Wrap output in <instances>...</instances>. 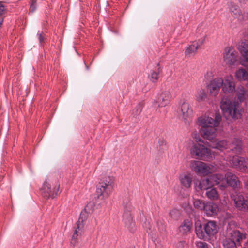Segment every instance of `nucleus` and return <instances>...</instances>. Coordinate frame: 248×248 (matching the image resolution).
Returning a JSON list of instances; mask_svg holds the SVG:
<instances>
[{
	"mask_svg": "<svg viewBox=\"0 0 248 248\" xmlns=\"http://www.w3.org/2000/svg\"><path fill=\"white\" fill-rule=\"evenodd\" d=\"M192 222L188 219L185 220L180 226L179 232L183 234H187L190 232Z\"/></svg>",
	"mask_w": 248,
	"mask_h": 248,
	"instance_id": "393cba45",
	"label": "nucleus"
},
{
	"mask_svg": "<svg viewBox=\"0 0 248 248\" xmlns=\"http://www.w3.org/2000/svg\"><path fill=\"white\" fill-rule=\"evenodd\" d=\"M237 48L240 54V64L248 69V40H241L237 44Z\"/></svg>",
	"mask_w": 248,
	"mask_h": 248,
	"instance_id": "9d476101",
	"label": "nucleus"
},
{
	"mask_svg": "<svg viewBox=\"0 0 248 248\" xmlns=\"http://www.w3.org/2000/svg\"><path fill=\"white\" fill-rule=\"evenodd\" d=\"M230 11L232 15L233 16L234 18H238L241 13L239 7L232 3H230Z\"/></svg>",
	"mask_w": 248,
	"mask_h": 248,
	"instance_id": "473e14b6",
	"label": "nucleus"
},
{
	"mask_svg": "<svg viewBox=\"0 0 248 248\" xmlns=\"http://www.w3.org/2000/svg\"><path fill=\"white\" fill-rule=\"evenodd\" d=\"M246 68L247 70L241 67L235 71L234 76L238 81L248 82V69Z\"/></svg>",
	"mask_w": 248,
	"mask_h": 248,
	"instance_id": "412c9836",
	"label": "nucleus"
},
{
	"mask_svg": "<svg viewBox=\"0 0 248 248\" xmlns=\"http://www.w3.org/2000/svg\"><path fill=\"white\" fill-rule=\"evenodd\" d=\"M220 187L221 189H225L226 187V186L225 185H221L220 186Z\"/></svg>",
	"mask_w": 248,
	"mask_h": 248,
	"instance_id": "a18cd8bd",
	"label": "nucleus"
},
{
	"mask_svg": "<svg viewBox=\"0 0 248 248\" xmlns=\"http://www.w3.org/2000/svg\"><path fill=\"white\" fill-rule=\"evenodd\" d=\"M231 150L233 151L235 153L239 154L242 150V142L237 138L232 140L230 145Z\"/></svg>",
	"mask_w": 248,
	"mask_h": 248,
	"instance_id": "a878e982",
	"label": "nucleus"
},
{
	"mask_svg": "<svg viewBox=\"0 0 248 248\" xmlns=\"http://www.w3.org/2000/svg\"><path fill=\"white\" fill-rule=\"evenodd\" d=\"M185 244V241H180L177 242L175 244V247L176 248H184Z\"/></svg>",
	"mask_w": 248,
	"mask_h": 248,
	"instance_id": "a19ab883",
	"label": "nucleus"
},
{
	"mask_svg": "<svg viewBox=\"0 0 248 248\" xmlns=\"http://www.w3.org/2000/svg\"><path fill=\"white\" fill-rule=\"evenodd\" d=\"M114 185V178L107 176L103 178L97 185L96 193L98 197L101 199L108 198L112 193Z\"/></svg>",
	"mask_w": 248,
	"mask_h": 248,
	"instance_id": "7ed1b4c3",
	"label": "nucleus"
},
{
	"mask_svg": "<svg viewBox=\"0 0 248 248\" xmlns=\"http://www.w3.org/2000/svg\"><path fill=\"white\" fill-rule=\"evenodd\" d=\"M223 62L229 68H232L237 61V52L232 46H226L223 52Z\"/></svg>",
	"mask_w": 248,
	"mask_h": 248,
	"instance_id": "6e6552de",
	"label": "nucleus"
},
{
	"mask_svg": "<svg viewBox=\"0 0 248 248\" xmlns=\"http://www.w3.org/2000/svg\"><path fill=\"white\" fill-rule=\"evenodd\" d=\"M222 92L224 93H232L235 92V81L231 75L225 76L222 79Z\"/></svg>",
	"mask_w": 248,
	"mask_h": 248,
	"instance_id": "f8f14e48",
	"label": "nucleus"
},
{
	"mask_svg": "<svg viewBox=\"0 0 248 248\" xmlns=\"http://www.w3.org/2000/svg\"><path fill=\"white\" fill-rule=\"evenodd\" d=\"M177 112L179 118L183 120L185 124L189 123L191 121L192 110L188 102L184 101Z\"/></svg>",
	"mask_w": 248,
	"mask_h": 248,
	"instance_id": "9b49d317",
	"label": "nucleus"
},
{
	"mask_svg": "<svg viewBox=\"0 0 248 248\" xmlns=\"http://www.w3.org/2000/svg\"><path fill=\"white\" fill-rule=\"evenodd\" d=\"M5 10V7L3 5L2 2L0 1V16L3 15L4 12Z\"/></svg>",
	"mask_w": 248,
	"mask_h": 248,
	"instance_id": "79ce46f5",
	"label": "nucleus"
},
{
	"mask_svg": "<svg viewBox=\"0 0 248 248\" xmlns=\"http://www.w3.org/2000/svg\"><path fill=\"white\" fill-rule=\"evenodd\" d=\"M226 161L229 165L241 172H248V159L234 155L227 157Z\"/></svg>",
	"mask_w": 248,
	"mask_h": 248,
	"instance_id": "0eeeda50",
	"label": "nucleus"
},
{
	"mask_svg": "<svg viewBox=\"0 0 248 248\" xmlns=\"http://www.w3.org/2000/svg\"><path fill=\"white\" fill-rule=\"evenodd\" d=\"M179 211L177 209H172L170 211L169 215L172 219H177L179 216Z\"/></svg>",
	"mask_w": 248,
	"mask_h": 248,
	"instance_id": "4c0bfd02",
	"label": "nucleus"
},
{
	"mask_svg": "<svg viewBox=\"0 0 248 248\" xmlns=\"http://www.w3.org/2000/svg\"><path fill=\"white\" fill-rule=\"evenodd\" d=\"M3 22V19L2 18L1 21H0V26H1Z\"/></svg>",
	"mask_w": 248,
	"mask_h": 248,
	"instance_id": "49530a36",
	"label": "nucleus"
},
{
	"mask_svg": "<svg viewBox=\"0 0 248 248\" xmlns=\"http://www.w3.org/2000/svg\"><path fill=\"white\" fill-rule=\"evenodd\" d=\"M179 178L181 185L184 187L186 188H189L191 187L193 177L190 173L184 172L180 175Z\"/></svg>",
	"mask_w": 248,
	"mask_h": 248,
	"instance_id": "a211bd4d",
	"label": "nucleus"
},
{
	"mask_svg": "<svg viewBox=\"0 0 248 248\" xmlns=\"http://www.w3.org/2000/svg\"><path fill=\"white\" fill-rule=\"evenodd\" d=\"M60 184L57 179L47 178L43 184L41 193L47 198H54L58 194Z\"/></svg>",
	"mask_w": 248,
	"mask_h": 248,
	"instance_id": "39448f33",
	"label": "nucleus"
},
{
	"mask_svg": "<svg viewBox=\"0 0 248 248\" xmlns=\"http://www.w3.org/2000/svg\"><path fill=\"white\" fill-rule=\"evenodd\" d=\"M123 221L125 224L128 228L129 229L130 231L135 227V223L133 221V217L132 215L129 212H124L123 215Z\"/></svg>",
	"mask_w": 248,
	"mask_h": 248,
	"instance_id": "4be33fe9",
	"label": "nucleus"
},
{
	"mask_svg": "<svg viewBox=\"0 0 248 248\" xmlns=\"http://www.w3.org/2000/svg\"><path fill=\"white\" fill-rule=\"evenodd\" d=\"M231 237L232 239L234 242L235 241L237 242H240L242 240L244 239L246 237L245 234L241 232L238 230H233L231 233Z\"/></svg>",
	"mask_w": 248,
	"mask_h": 248,
	"instance_id": "cd10ccee",
	"label": "nucleus"
},
{
	"mask_svg": "<svg viewBox=\"0 0 248 248\" xmlns=\"http://www.w3.org/2000/svg\"><path fill=\"white\" fill-rule=\"evenodd\" d=\"M36 1H37V0H32L31 3L30 5V10H29L30 13H33L35 11V10L36 9Z\"/></svg>",
	"mask_w": 248,
	"mask_h": 248,
	"instance_id": "ea45409f",
	"label": "nucleus"
},
{
	"mask_svg": "<svg viewBox=\"0 0 248 248\" xmlns=\"http://www.w3.org/2000/svg\"><path fill=\"white\" fill-rule=\"evenodd\" d=\"M224 248H237L235 242L230 239H226L223 241Z\"/></svg>",
	"mask_w": 248,
	"mask_h": 248,
	"instance_id": "f704fd0d",
	"label": "nucleus"
},
{
	"mask_svg": "<svg viewBox=\"0 0 248 248\" xmlns=\"http://www.w3.org/2000/svg\"><path fill=\"white\" fill-rule=\"evenodd\" d=\"M195 232L197 236L201 239L204 240L208 239V235L206 234L204 228H202L201 221L197 220L195 223Z\"/></svg>",
	"mask_w": 248,
	"mask_h": 248,
	"instance_id": "6ab92c4d",
	"label": "nucleus"
},
{
	"mask_svg": "<svg viewBox=\"0 0 248 248\" xmlns=\"http://www.w3.org/2000/svg\"><path fill=\"white\" fill-rule=\"evenodd\" d=\"M195 244L197 248H208V244L205 242L198 241Z\"/></svg>",
	"mask_w": 248,
	"mask_h": 248,
	"instance_id": "58836bf2",
	"label": "nucleus"
},
{
	"mask_svg": "<svg viewBox=\"0 0 248 248\" xmlns=\"http://www.w3.org/2000/svg\"><path fill=\"white\" fill-rule=\"evenodd\" d=\"M206 195L207 198L212 200H217L219 198V195L216 188H211L207 190Z\"/></svg>",
	"mask_w": 248,
	"mask_h": 248,
	"instance_id": "7c9ffc66",
	"label": "nucleus"
},
{
	"mask_svg": "<svg viewBox=\"0 0 248 248\" xmlns=\"http://www.w3.org/2000/svg\"><path fill=\"white\" fill-rule=\"evenodd\" d=\"M209 177L211 182H212L213 186L219 184L224 178V176L221 174L211 175Z\"/></svg>",
	"mask_w": 248,
	"mask_h": 248,
	"instance_id": "2f4dec72",
	"label": "nucleus"
},
{
	"mask_svg": "<svg viewBox=\"0 0 248 248\" xmlns=\"http://www.w3.org/2000/svg\"><path fill=\"white\" fill-rule=\"evenodd\" d=\"M210 146L213 148L217 149L220 151H223V150L227 149L228 147L226 140H214Z\"/></svg>",
	"mask_w": 248,
	"mask_h": 248,
	"instance_id": "b1692460",
	"label": "nucleus"
},
{
	"mask_svg": "<svg viewBox=\"0 0 248 248\" xmlns=\"http://www.w3.org/2000/svg\"><path fill=\"white\" fill-rule=\"evenodd\" d=\"M162 248V247H160V248Z\"/></svg>",
	"mask_w": 248,
	"mask_h": 248,
	"instance_id": "de8ad7c7",
	"label": "nucleus"
},
{
	"mask_svg": "<svg viewBox=\"0 0 248 248\" xmlns=\"http://www.w3.org/2000/svg\"><path fill=\"white\" fill-rule=\"evenodd\" d=\"M237 101H232L228 97H223L220 102V108L224 114H228L232 119H240L242 116L243 108L240 106V103L248 102V90L242 85L238 86L236 90Z\"/></svg>",
	"mask_w": 248,
	"mask_h": 248,
	"instance_id": "f257e3e1",
	"label": "nucleus"
},
{
	"mask_svg": "<svg viewBox=\"0 0 248 248\" xmlns=\"http://www.w3.org/2000/svg\"><path fill=\"white\" fill-rule=\"evenodd\" d=\"M222 83V78H216L212 80L208 87V90L210 95L217 96L219 93Z\"/></svg>",
	"mask_w": 248,
	"mask_h": 248,
	"instance_id": "ddd939ff",
	"label": "nucleus"
},
{
	"mask_svg": "<svg viewBox=\"0 0 248 248\" xmlns=\"http://www.w3.org/2000/svg\"><path fill=\"white\" fill-rule=\"evenodd\" d=\"M205 204L206 203H204L202 201L198 199L195 200L193 202L194 206L196 208L201 210H203Z\"/></svg>",
	"mask_w": 248,
	"mask_h": 248,
	"instance_id": "e433bc0d",
	"label": "nucleus"
},
{
	"mask_svg": "<svg viewBox=\"0 0 248 248\" xmlns=\"http://www.w3.org/2000/svg\"><path fill=\"white\" fill-rule=\"evenodd\" d=\"M143 107V103L141 102L139 103L133 110L132 114L134 116L139 115L142 111Z\"/></svg>",
	"mask_w": 248,
	"mask_h": 248,
	"instance_id": "c9c22d12",
	"label": "nucleus"
},
{
	"mask_svg": "<svg viewBox=\"0 0 248 248\" xmlns=\"http://www.w3.org/2000/svg\"><path fill=\"white\" fill-rule=\"evenodd\" d=\"M231 198L236 208L242 211H248V197L241 193L231 195Z\"/></svg>",
	"mask_w": 248,
	"mask_h": 248,
	"instance_id": "1a4fd4ad",
	"label": "nucleus"
},
{
	"mask_svg": "<svg viewBox=\"0 0 248 248\" xmlns=\"http://www.w3.org/2000/svg\"><path fill=\"white\" fill-rule=\"evenodd\" d=\"M162 72V69L158 64L157 67L155 69L152 70L150 72V75L149 76L150 80L154 82H156L159 77V75Z\"/></svg>",
	"mask_w": 248,
	"mask_h": 248,
	"instance_id": "bb28decb",
	"label": "nucleus"
},
{
	"mask_svg": "<svg viewBox=\"0 0 248 248\" xmlns=\"http://www.w3.org/2000/svg\"><path fill=\"white\" fill-rule=\"evenodd\" d=\"M200 143L194 144L191 147L190 153L193 157L198 159H210L214 157V154L208 148L205 147L201 142V138L197 139Z\"/></svg>",
	"mask_w": 248,
	"mask_h": 248,
	"instance_id": "20e7f679",
	"label": "nucleus"
},
{
	"mask_svg": "<svg viewBox=\"0 0 248 248\" xmlns=\"http://www.w3.org/2000/svg\"><path fill=\"white\" fill-rule=\"evenodd\" d=\"M204 230L208 235L209 240L211 236H213L217 232L218 227L215 221H210L204 225Z\"/></svg>",
	"mask_w": 248,
	"mask_h": 248,
	"instance_id": "dca6fc26",
	"label": "nucleus"
},
{
	"mask_svg": "<svg viewBox=\"0 0 248 248\" xmlns=\"http://www.w3.org/2000/svg\"><path fill=\"white\" fill-rule=\"evenodd\" d=\"M244 187L248 190V179L244 182Z\"/></svg>",
	"mask_w": 248,
	"mask_h": 248,
	"instance_id": "c03bdc74",
	"label": "nucleus"
},
{
	"mask_svg": "<svg viewBox=\"0 0 248 248\" xmlns=\"http://www.w3.org/2000/svg\"><path fill=\"white\" fill-rule=\"evenodd\" d=\"M190 167L191 170L197 174L203 176L215 172L217 169L216 167L213 165L197 160L192 161Z\"/></svg>",
	"mask_w": 248,
	"mask_h": 248,
	"instance_id": "423d86ee",
	"label": "nucleus"
},
{
	"mask_svg": "<svg viewBox=\"0 0 248 248\" xmlns=\"http://www.w3.org/2000/svg\"><path fill=\"white\" fill-rule=\"evenodd\" d=\"M221 119L219 115H216L215 119L206 116L199 117L197 124L200 127L199 131L201 136L210 141L214 140L217 136V128Z\"/></svg>",
	"mask_w": 248,
	"mask_h": 248,
	"instance_id": "f03ea898",
	"label": "nucleus"
},
{
	"mask_svg": "<svg viewBox=\"0 0 248 248\" xmlns=\"http://www.w3.org/2000/svg\"><path fill=\"white\" fill-rule=\"evenodd\" d=\"M82 228L77 229L76 228L73 235L72 237L71 243L74 245L77 243V240L78 239V237L79 235H81L82 233Z\"/></svg>",
	"mask_w": 248,
	"mask_h": 248,
	"instance_id": "72a5a7b5",
	"label": "nucleus"
},
{
	"mask_svg": "<svg viewBox=\"0 0 248 248\" xmlns=\"http://www.w3.org/2000/svg\"><path fill=\"white\" fill-rule=\"evenodd\" d=\"M213 187L212 182H211L209 177L202 179L199 181L198 187L202 190H207Z\"/></svg>",
	"mask_w": 248,
	"mask_h": 248,
	"instance_id": "5701e85b",
	"label": "nucleus"
},
{
	"mask_svg": "<svg viewBox=\"0 0 248 248\" xmlns=\"http://www.w3.org/2000/svg\"><path fill=\"white\" fill-rule=\"evenodd\" d=\"M206 36L199 39L197 41H194L189 46L185 51L186 56H190L194 55L197 52V49L203 45L205 40Z\"/></svg>",
	"mask_w": 248,
	"mask_h": 248,
	"instance_id": "2eb2a0df",
	"label": "nucleus"
},
{
	"mask_svg": "<svg viewBox=\"0 0 248 248\" xmlns=\"http://www.w3.org/2000/svg\"><path fill=\"white\" fill-rule=\"evenodd\" d=\"M86 210V208H85L80 213L78 221L77 223V229L83 228V222L87 219L89 216Z\"/></svg>",
	"mask_w": 248,
	"mask_h": 248,
	"instance_id": "c85d7f7f",
	"label": "nucleus"
},
{
	"mask_svg": "<svg viewBox=\"0 0 248 248\" xmlns=\"http://www.w3.org/2000/svg\"><path fill=\"white\" fill-rule=\"evenodd\" d=\"M171 95L169 91L162 92L157 99L159 107H164L169 104L170 101Z\"/></svg>",
	"mask_w": 248,
	"mask_h": 248,
	"instance_id": "f3484780",
	"label": "nucleus"
},
{
	"mask_svg": "<svg viewBox=\"0 0 248 248\" xmlns=\"http://www.w3.org/2000/svg\"><path fill=\"white\" fill-rule=\"evenodd\" d=\"M203 210L208 216H215L217 215L219 209L218 205L214 203L206 202Z\"/></svg>",
	"mask_w": 248,
	"mask_h": 248,
	"instance_id": "aec40b11",
	"label": "nucleus"
},
{
	"mask_svg": "<svg viewBox=\"0 0 248 248\" xmlns=\"http://www.w3.org/2000/svg\"><path fill=\"white\" fill-rule=\"evenodd\" d=\"M196 100L198 102L204 101L207 97V93L204 89L200 88L198 89L195 93Z\"/></svg>",
	"mask_w": 248,
	"mask_h": 248,
	"instance_id": "c756f323",
	"label": "nucleus"
},
{
	"mask_svg": "<svg viewBox=\"0 0 248 248\" xmlns=\"http://www.w3.org/2000/svg\"><path fill=\"white\" fill-rule=\"evenodd\" d=\"M37 35H38V38L40 42L41 43L43 41V38L41 33L39 32H38Z\"/></svg>",
	"mask_w": 248,
	"mask_h": 248,
	"instance_id": "37998d69",
	"label": "nucleus"
},
{
	"mask_svg": "<svg viewBox=\"0 0 248 248\" xmlns=\"http://www.w3.org/2000/svg\"><path fill=\"white\" fill-rule=\"evenodd\" d=\"M224 178L229 186L235 189L240 187V182L238 177L235 174L228 172L225 174Z\"/></svg>",
	"mask_w": 248,
	"mask_h": 248,
	"instance_id": "4468645a",
	"label": "nucleus"
}]
</instances>
